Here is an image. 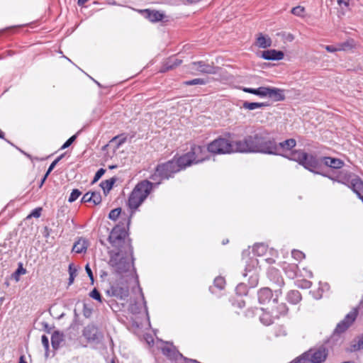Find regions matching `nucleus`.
I'll return each mask as SVG.
<instances>
[{"mask_svg": "<svg viewBox=\"0 0 363 363\" xmlns=\"http://www.w3.org/2000/svg\"><path fill=\"white\" fill-rule=\"evenodd\" d=\"M206 81L203 79H194L191 80L186 81L184 82V84L187 86H191V85H197V84H206Z\"/></svg>", "mask_w": 363, "mask_h": 363, "instance_id": "nucleus-41", "label": "nucleus"}, {"mask_svg": "<svg viewBox=\"0 0 363 363\" xmlns=\"http://www.w3.org/2000/svg\"><path fill=\"white\" fill-rule=\"evenodd\" d=\"M298 286L302 287V288L308 289V288L311 287V282L309 281L303 280L302 281V284L301 285H298Z\"/></svg>", "mask_w": 363, "mask_h": 363, "instance_id": "nucleus-60", "label": "nucleus"}, {"mask_svg": "<svg viewBox=\"0 0 363 363\" xmlns=\"http://www.w3.org/2000/svg\"><path fill=\"white\" fill-rule=\"evenodd\" d=\"M48 175L47 174H45L43 178L41 179L40 181V185H39V187L41 188L44 184V182H45L47 177H48Z\"/></svg>", "mask_w": 363, "mask_h": 363, "instance_id": "nucleus-62", "label": "nucleus"}, {"mask_svg": "<svg viewBox=\"0 0 363 363\" xmlns=\"http://www.w3.org/2000/svg\"><path fill=\"white\" fill-rule=\"evenodd\" d=\"M259 133L247 135L242 140L235 141L236 150L238 152H257L258 149Z\"/></svg>", "mask_w": 363, "mask_h": 363, "instance_id": "nucleus-6", "label": "nucleus"}, {"mask_svg": "<svg viewBox=\"0 0 363 363\" xmlns=\"http://www.w3.org/2000/svg\"><path fill=\"white\" fill-rule=\"evenodd\" d=\"M352 40H347L345 43L339 44L338 48H341V50H347L353 47Z\"/></svg>", "mask_w": 363, "mask_h": 363, "instance_id": "nucleus-48", "label": "nucleus"}, {"mask_svg": "<svg viewBox=\"0 0 363 363\" xmlns=\"http://www.w3.org/2000/svg\"><path fill=\"white\" fill-rule=\"evenodd\" d=\"M277 145H278V152H279L280 149L287 150L292 149L293 147H294L296 146V142L294 139L291 138V139L286 140L283 142H281L279 143H277Z\"/></svg>", "mask_w": 363, "mask_h": 363, "instance_id": "nucleus-35", "label": "nucleus"}, {"mask_svg": "<svg viewBox=\"0 0 363 363\" xmlns=\"http://www.w3.org/2000/svg\"><path fill=\"white\" fill-rule=\"evenodd\" d=\"M77 136L74 135H72V137H70L63 145L61 147V149H65V148H67L68 147H69L72 143L75 140Z\"/></svg>", "mask_w": 363, "mask_h": 363, "instance_id": "nucleus-53", "label": "nucleus"}, {"mask_svg": "<svg viewBox=\"0 0 363 363\" xmlns=\"http://www.w3.org/2000/svg\"><path fill=\"white\" fill-rule=\"evenodd\" d=\"M337 1H338L339 4H343L347 6V5H348L349 0H337Z\"/></svg>", "mask_w": 363, "mask_h": 363, "instance_id": "nucleus-63", "label": "nucleus"}, {"mask_svg": "<svg viewBox=\"0 0 363 363\" xmlns=\"http://www.w3.org/2000/svg\"><path fill=\"white\" fill-rule=\"evenodd\" d=\"M26 273V269H24L21 264L18 266V269L11 274V278L16 282L19 281V277L21 274Z\"/></svg>", "mask_w": 363, "mask_h": 363, "instance_id": "nucleus-38", "label": "nucleus"}, {"mask_svg": "<svg viewBox=\"0 0 363 363\" xmlns=\"http://www.w3.org/2000/svg\"><path fill=\"white\" fill-rule=\"evenodd\" d=\"M115 182H116V179L111 178L110 179H107V180L101 182L100 186H101V188L104 189V191H109L112 189Z\"/></svg>", "mask_w": 363, "mask_h": 363, "instance_id": "nucleus-37", "label": "nucleus"}, {"mask_svg": "<svg viewBox=\"0 0 363 363\" xmlns=\"http://www.w3.org/2000/svg\"><path fill=\"white\" fill-rule=\"evenodd\" d=\"M237 294L243 295L247 294L246 285L243 283L238 284L236 287Z\"/></svg>", "mask_w": 363, "mask_h": 363, "instance_id": "nucleus-52", "label": "nucleus"}, {"mask_svg": "<svg viewBox=\"0 0 363 363\" xmlns=\"http://www.w3.org/2000/svg\"><path fill=\"white\" fill-rule=\"evenodd\" d=\"M287 157L298 162L299 164L303 166L304 160H306V152L302 150H295L291 153L290 157Z\"/></svg>", "mask_w": 363, "mask_h": 363, "instance_id": "nucleus-28", "label": "nucleus"}, {"mask_svg": "<svg viewBox=\"0 0 363 363\" xmlns=\"http://www.w3.org/2000/svg\"><path fill=\"white\" fill-rule=\"evenodd\" d=\"M291 13L299 17H303L305 13V8L301 6H297L291 9Z\"/></svg>", "mask_w": 363, "mask_h": 363, "instance_id": "nucleus-42", "label": "nucleus"}, {"mask_svg": "<svg viewBox=\"0 0 363 363\" xmlns=\"http://www.w3.org/2000/svg\"><path fill=\"white\" fill-rule=\"evenodd\" d=\"M121 212V209L120 208L113 209L110 211L108 218L111 220H116L120 216Z\"/></svg>", "mask_w": 363, "mask_h": 363, "instance_id": "nucleus-46", "label": "nucleus"}, {"mask_svg": "<svg viewBox=\"0 0 363 363\" xmlns=\"http://www.w3.org/2000/svg\"><path fill=\"white\" fill-rule=\"evenodd\" d=\"M245 277H249V285L250 287H255L259 281V276L257 270L255 269H245V272L243 274Z\"/></svg>", "mask_w": 363, "mask_h": 363, "instance_id": "nucleus-26", "label": "nucleus"}, {"mask_svg": "<svg viewBox=\"0 0 363 363\" xmlns=\"http://www.w3.org/2000/svg\"><path fill=\"white\" fill-rule=\"evenodd\" d=\"M85 270H86L89 277L90 278L91 281L93 282L94 281V275H93L92 271H91L89 264H86V265L85 266Z\"/></svg>", "mask_w": 363, "mask_h": 363, "instance_id": "nucleus-59", "label": "nucleus"}, {"mask_svg": "<svg viewBox=\"0 0 363 363\" xmlns=\"http://www.w3.org/2000/svg\"><path fill=\"white\" fill-rule=\"evenodd\" d=\"M128 224L129 221L119 223L111 231L108 241L115 251L128 252L133 250L128 233Z\"/></svg>", "mask_w": 363, "mask_h": 363, "instance_id": "nucleus-2", "label": "nucleus"}, {"mask_svg": "<svg viewBox=\"0 0 363 363\" xmlns=\"http://www.w3.org/2000/svg\"><path fill=\"white\" fill-rule=\"evenodd\" d=\"M328 355V350L324 346L310 349L305 352L311 363H323Z\"/></svg>", "mask_w": 363, "mask_h": 363, "instance_id": "nucleus-8", "label": "nucleus"}, {"mask_svg": "<svg viewBox=\"0 0 363 363\" xmlns=\"http://www.w3.org/2000/svg\"><path fill=\"white\" fill-rule=\"evenodd\" d=\"M272 296V290L269 288H262L257 293L258 301L261 304L269 302Z\"/></svg>", "mask_w": 363, "mask_h": 363, "instance_id": "nucleus-25", "label": "nucleus"}, {"mask_svg": "<svg viewBox=\"0 0 363 363\" xmlns=\"http://www.w3.org/2000/svg\"><path fill=\"white\" fill-rule=\"evenodd\" d=\"M350 188L363 202V182L359 178L352 179Z\"/></svg>", "mask_w": 363, "mask_h": 363, "instance_id": "nucleus-20", "label": "nucleus"}, {"mask_svg": "<svg viewBox=\"0 0 363 363\" xmlns=\"http://www.w3.org/2000/svg\"><path fill=\"white\" fill-rule=\"evenodd\" d=\"M182 60L177 58L169 59L162 66L161 69L162 72H165L168 70L173 69L179 65H181Z\"/></svg>", "mask_w": 363, "mask_h": 363, "instance_id": "nucleus-29", "label": "nucleus"}, {"mask_svg": "<svg viewBox=\"0 0 363 363\" xmlns=\"http://www.w3.org/2000/svg\"><path fill=\"white\" fill-rule=\"evenodd\" d=\"M275 318H277L274 316V313L272 312V313H269L267 311H263L259 317L260 321L265 325H269L273 323Z\"/></svg>", "mask_w": 363, "mask_h": 363, "instance_id": "nucleus-34", "label": "nucleus"}, {"mask_svg": "<svg viewBox=\"0 0 363 363\" xmlns=\"http://www.w3.org/2000/svg\"><path fill=\"white\" fill-rule=\"evenodd\" d=\"M284 52L276 50H267L262 52L261 57L267 60H279L283 59Z\"/></svg>", "mask_w": 363, "mask_h": 363, "instance_id": "nucleus-19", "label": "nucleus"}, {"mask_svg": "<svg viewBox=\"0 0 363 363\" xmlns=\"http://www.w3.org/2000/svg\"><path fill=\"white\" fill-rule=\"evenodd\" d=\"M357 316V309H353L348 314H347L345 318L337 325L334 332V335L344 333L355 320Z\"/></svg>", "mask_w": 363, "mask_h": 363, "instance_id": "nucleus-9", "label": "nucleus"}, {"mask_svg": "<svg viewBox=\"0 0 363 363\" xmlns=\"http://www.w3.org/2000/svg\"><path fill=\"white\" fill-rule=\"evenodd\" d=\"M225 281L223 277H218L214 279V285L220 289L224 288Z\"/></svg>", "mask_w": 363, "mask_h": 363, "instance_id": "nucleus-47", "label": "nucleus"}, {"mask_svg": "<svg viewBox=\"0 0 363 363\" xmlns=\"http://www.w3.org/2000/svg\"><path fill=\"white\" fill-rule=\"evenodd\" d=\"M256 45L259 48H267L272 45V40L270 38H267L260 33L259 35L257 38Z\"/></svg>", "mask_w": 363, "mask_h": 363, "instance_id": "nucleus-33", "label": "nucleus"}, {"mask_svg": "<svg viewBox=\"0 0 363 363\" xmlns=\"http://www.w3.org/2000/svg\"><path fill=\"white\" fill-rule=\"evenodd\" d=\"M89 246V242L84 238H80L73 245L72 251L76 253H84Z\"/></svg>", "mask_w": 363, "mask_h": 363, "instance_id": "nucleus-23", "label": "nucleus"}, {"mask_svg": "<svg viewBox=\"0 0 363 363\" xmlns=\"http://www.w3.org/2000/svg\"><path fill=\"white\" fill-rule=\"evenodd\" d=\"M98 328L94 325H89L84 328V336L89 340L94 341L99 338Z\"/></svg>", "mask_w": 363, "mask_h": 363, "instance_id": "nucleus-21", "label": "nucleus"}, {"mask_svg": "<svg viewBox=\"0 0 363 363\" xmlns=\"http://www.w3.org/2000/svg\"><path fill=\"white\" fill-rule=\"evenodd\" d=\"M257 146L259 150H257V152L278 155V145L274 138L259 134Z\"/></svg>", "mask_w": 363, "mask_h": 363, "instance_id": "nucleus-7", "label": "nucleus"}, {"mask_svg": "<svg viewBox=\"0 0 363 363\" xmlns=\"http://www.w3.org/2000/svg\"><path fill=\"white\" fill-rule=\"evenodd\" d=\"M179 172V168L175 163V157L167 162L160 164L157 166L153 174L150 179L155 182L156 185L161 183L163 179H168Z\"/></svg>", "mask_w": 363, "mask_h": 363, "instance_id": "nucleus-4", "label": "nucleus"}, {"mask_svg": "<svg viewBox=\"0 0 363 363\" xmlns=\"http://www.w3.org/2000/svg\"><path fill=\"white\" fill-rule=\"evenodd\" d=\"M90 297L92 298L99 301V302H102L101 296L99 291L96 289H94L89 294Z\"/></svg>", "mask_w": 363, "mask_h": 363, "instance_id": "nucleus-50", "label": "nucleus"}, {"mask_svg": "<svg viewBox=\"0 0 363 363\" xmlns=\"http://www.w3.org/2000/svg\"><path fill=\"white\" fill-rule=\"evenodd\" d=\"M153 184L147 180L139 182L133 189L128 198V204L130 209H137L146 199L152 191Z\"/></svg>", "mask_w": 363, "mask_h": 363, "instance_id": "nucleus-3", "label": "nucleus"}, {"mask_svg": "<svg viewBox=\"0 0 363 363\" xmlns=\"http://www.w3.org/2000/svg\"><path fill=\"white\" fill-rule=\"evenodd\" d=\"M267 97L272 99L274 101H281L285 99L283 89L271 86H268Z\"/></svg>", "mask_w": 363, "mask_h": 363, "instance_id": "nucleus-17", "label": "nucleus"}, {"mask_svg": "<svg viewBox=\"0 0 363 363\" xmlns=\"http://www.w3.org/2000/svg\"><path fill=\"white\" fill-rule=\"evenodd\" d=\"M175 163H177V166L179 168V172L195 164L189 152L177 159L175 158Z\"/></svg>", "mask_w": 363, "mask_h": 363, "instance_id": "nucleus-15", "label": "nucleus"}, {"mask_svg": "<svg viewBox=\"0 0 363 363\" xmlns=\"http://www.w3.org/2000/svg\"><path fill=\"white\" fill-rule=\"evenodd\" d=\"M63 156H64V155H61L50 164L45 174H47V175L50 174V173L52 171V169L55 168V167L57 165V164L60 161V160L63 157Z\"/></svg>", "mask_w": 363, "mask_h": 363, "instance_id": "nucleus-49", "label": "nucleus"}, {"mask_svg": "<svg viewBox=\"0 0 363 363\" xmlns=\"http://www.w3.org/2000/svg\"><path fill=\"white\" fill-rule=\"evenodd\" d=\"M69 283L68 284H69V285H71L73 284L74 278L76 277L77 274V269L74 266L73 264H69Z\"/></svg>", "mask_w": 363, "mask_h": 363, "instance_id": "nucleus-39", "label": "nucleus"}, {"mask_svg": "<svg viewBox=\"0 0 363 363\" xmlns=\"http://www.w3.org/2000/svg\"><path fill=\"white\" fill-rule=\"evenodd\" d=\"M360 350H363V334L358 335L351 342L348 351L352 352Z\"/></svg>", "mask_w": 363, "mask_h": 363, "instance_id": "nucleus-27", "label": "nucleus"}, {"mask_svg": "<svg viewBox=\"0 0 363 363\" xmlns=\"http://www.w3.org/2000/svg\"><path fill=\"white\" fill-rule=\"evenodd\" d=\"M40 211H41V208H36V209H35L32 212L31 216H33V217H35V218L40 217Z\"/></svg>", "mask_w": 363, "mask_h": 363, "instance_id": "nucleus-61", "label": "nucleus"}, {"mask_svg": "<svg viewBox=\"0 0 363 363\" xmlns=\"http://www.w3.org/2000/svg\"><path fill=\"white\" fill-rule=\"evenodd\" d=\"M269 104L263 102H249L244 101L242 104V108L246 110H255L262 107L268 106Z\"/></svg>", "mask_w": 363, "mask_h": 363, "instance_id": "nucleus-32", "label": "nucleus"}, {"mask_svg": "<svg viewBox=\"0 0 363 363\" xmlns=\"http://www.w3.org/2000/svg\"><path fill=\"white\" fill-rule=\"evenodd\" d=\"M275 298L273 299V303L276 304L272 307V313H274V316L277 318H279L281 315H285L288 313V307L285 303H277V298L279 295L281 294V289H276L274 291Z\"/></svg>", "mask_w": 363, "mask_h": 363, "instance_id": "nucleus-10", "label": "nucleus"}, {"mask_svg": "<svg viewBox=\"0 0 363 363\" xmlns=\"http://www.w3.org/2000/svg\"><path fill=\"white\" fill-rule=\"evenodd\" d=\"M190 155L194 159V162L195 164H198L204 161L206 159V149L203 146L200 145H194L191 147V150L189 151Z\"/></svg>", "mask_w": 363, "mask_h": 363, "instance_id": "nucleus-13", "label": "nucleus"}, {"mask_svg": "<svg viewBox=\"0 0 363 363\" xmlns=\"http://www.w3.org/2000/svg\"><path fill=\"white\" fill-rule=\"evenodd\" d=\"M190 68L192 70L197 71L203 74H216V68L209 64H206L203 61L194 62L191 64Z\"/></svg>", "mask_w": 363, "mask_h": 363, "instance_id": "nucleus-11", "label": "nucleus"}, {"mask_svg": "<svg viewBox=\"0 0 363 363\" xmlns=\"http://www.w3.org/2000/svg\"><path fill=\"white\" fill-rule=\"evenodd\" d=\"M82 194L81 191L79 190V189H73L69 199H68V201L69 203H72L74 201H75L79 197V196Z\"/></svg>", "mask_w": 363, "mask_h": 363, "instance_id": "nucleus-45", "label": "nucleus"}, {"mask_svg": "<svg viewBox=\"0 0 363 363\" xmlns=\"http://www.w3.org/2000/svg\"><path fill=\"white\" fill-rule=\"evenodd\" d=\"M298 266L296 264L289 265L288 268H285L286 273L290 278H294L296 276Z\"/></svg>", "mask_w": 363, "mask_h": 363, "instance_id": "nucleus-40", "label": "nucleus"}, {"mask_svg": "<svg viewBox=\"0 0 363 363\" xmlns=\"http://www.w3.org/2000/svg\"><path fill=\"white\" fill-rule=\"evenodd\" d=\"M242 90L244 92L257 95L260 98H266L267 96L268 86H259L257 89L243 87Z\"/></svg>", "mask_w": 363, "mask_h": 363, "instance_id": "nucleus-24", "label": "nucleus"}, {"mask_svg": "<svg viewBox=\"0 0 363 363\" xmlns=\"http://www.w3.org/2000/svg\"><path fill=\"white\" fill-rule=\"evenodd\" d=\"M111 296L120 299L125 300L129 295V289L128 286H120L118 284L112 286L108 291Z\"/></svg>", "mask_w": 363, "mask_h": 363, "instance_id": "nucleus-12", "label": "nucleus"}, {"mask_svg": "<svg viewBox=\"0 0 363 363\" xmlns=\"http://www.w3.org/2000/svg\"><path fill=\"white\" fill-rule=\"evenodd\" d=\"M41 342H42V345H43L46 352L48 351L49 350V340H48V337L43 335L41 337Z\"/></svg>", "mask_w": 363, "mask_h": 363, "instance_id": "nucleus-54", "label": "nucleus"}, {"mask_svg": "<svg viewBox=\"0 0 363 363\" xmlns=\"http://www.w3.org/2000/svg\"><path fill=\"white\" fill-rule=\"evenodd\" d=\"M274 334L276 337H284L287 335V330L285 327L279 325L276 328Z\"/></svg>", "mask_w": 363, "mask_h": 363, "instance_id": "nucleus-43", "label": "nucleus"}, {"mask_svg": "<svg viewBox=\"0 0 363 363\" xmlns=\"http://www.w3.org/2000/svg\"><path fill=\"white\" fill-rule=\"evenodd\" d=\"M91 202H93L95 205H98L101 202V196L99 192H91Z\"/></svg>", "mask_w": 363, "mask_h": 363, "instance_id": "nucleus-44", "label": "nucleus"}, {"mask_svg": "<svg viewBox=\"0 0 363 363\" xmlns=\"http://www.w3.org/2000/svg\"><path fill=\"white\" fill-rule=\"evenodd\" d=\"M88 0H78V5L82 6L84 4H85Z\"/></svg>", "mask_w": 363, "mask_h": 363, "instance_id": "nucleus-64", "label": "nucleus"}, {"mask_svg": "<svg viewBox=\"0 0 363 363\" xmlns=\"http://www.w3.org/2000/svg\"><path fill=\"white\" fill-rule=\"evenodd\" d=\"M294 363H311L308 357H305V352L301 355Z\"/></svg>", "mask_w": 363, "mask_h": 363, "instance_id": "nucleus-56", "label": "nucleus"}, {"mask_svg": "<svg viewBox=\"0 0 363 363\" xmlns=\"http://www.w3.org/2000/svg\"><path fill=\"white\" fill-rule=\"evenodd\" d=\"M252 251L255 255L262 256L267 251V247L263 243L255 244L253 246Z\"/></svg>", "mask_w": 363, "mask_h": 363, "instance_id": "nucleus-36", "label": "nucleus"}, {"mask_svg": "<svg viewBox=\"0 0 363 363\" xmlns=\"http://www.w3.org/2000/svg\"><path fill=\"white\" fill-rule=\"evenodd\" d=\"M110 259L108 262L111 272L121 277H125L132 274L133 268V250L131 251H109Z\"/></svg>", "mask_w": 363, "mask_h": 363, "instance_id": "nucleus-1", "label": "nucleus"}, {"mask_svg": "<svg viewBox=\"0 0 363 363\" xmlns=\"http://www.w3.org/2000/svg\"><path fill=\"white\" fill-rule=\"evenodd\" d=\"M64 340V335L59 331H55L51 337V344L54 350H57L62 342Z\"/></svg>", "mask_w": 363, "mask_h": 363, "instance_id": "nucleus-30", "label": "nucleus"}, {"mask_svg": "<svg viewBox=\"0 0 363 363\" xmlns=\"http://www.w3.org/2000/svg\"><path fill=\"white\" fill-rule=\"evenodd\" d=\"M322 162V158L320 160L312 155L306 153V158L303 166L309 171L315 172V169L319 168Z\"/></svg>", "mask_w": 363, "mask_h": 363, "instance_id": "nucleus-14", "label": "nucleus"}, {"mask_svg": "<svg viewBox=\"0 0 363 363\" xmlns=\"http://www.w3.org/2000/svg\"><path fill=\"white\" fill-rule=\"evenodd\" d=\"M106 170L103 168L99 169L95 174L93 182H97L105 173Z\"/></svg>", "mask_w": 363, "mask_h": 363, "instance_id": "nucleus-55", "label": "nucleus"}, {"mask_svg": "<svg viewBox=\"0 0 363 363\" xmlns=\"http://www.w3.org/2000/svg\"><path fill=\"white\" fill-rule=\"evenodd\" d=\"M291 255L296 260H301L305 257V255L302 252L296 250L291 252Z\"/></svg>", "mask_w": 363, "mask_h": 363, "instance_id": "nucleus-51", "label": "nucleus"}, {"mask_svg": "<svg viewBox=\"0 0 363 363\" xmlns=\"http://www.w3.org/2000/svg\"><path fill=\"white\" fill-rule=\"evenodd\" d=\"M325 50L328 52H337V51H341V48H338V46L335 47V46H333V45H326L325 47Z\"/></svg>", "mask_w": 363, "mask_h": 363, "instance_id": "nucleus-57", "label": "nucleus"}, {"mask_svg": "<svg viewBox=\"0 0 363 363\" xmlns=\"http://www.w3.org/2000/svg\"><path fill=\"white\" fill-rule=\"evenodd\" d=\"M143 16L151 22H158L163 19L164 14L160 11L145 9L140 11Z\"/></svg>", "mask_w": 363, "mask_h": 363, "instance_id": "nucleus-16", "label": "nucleus"}, {"mask_svg": "<svg viewBox=\"0 0 363 363\" xmlns=\"http://www.w3.org/2000/svg\"><path fill=\"white\" fill-rule=\"evenodd\" d=\"M286 300L292 304H297L301 300V295L298 291L291 290L287 293Z\"/></svg>", "mask_w": 363, "mask_h": 363, "instance_id": "nucleus-31", "label": "nucleus"}, {"mask_svg": "<svg viewBox=\"0 0 363 363\" xmlns=\"http://www.w3.org/2000/svg\"><path fill=\"white\" fill-rule=\"evenodd\" d=\"M322 162L325 165L333 169H340L344 165L342 160L330 157H322Z\"/></svg>", "mask_w": 363, "mask_h": 363, "instance_id": "nucleus-22", "label": "nucleus"}, {"mask_svg": "<svg viewBox=\"0 0 363 363\" xmlns=\"http://www.w3.org/2000/svg\"><path fill=\"white\" fill-rule=\"evenodd\" d=\"M91 193L87 192L82 196L81 202L82 203L91 202Z\"/></svg>", "mask_w": 363, "mask_h": 363, "instance_id": "nucleus-58", "label": "nucleus"}, {"mask_svg": "<svg viewBox=\"0 0 363 363\" xmlns=\"http://www.w3.org/2000/svg\"><path fill=\"white\" fill-rule=\"evenodd\" d=\"M268 277L277 286L281 287L284 284V279L279 271L275 268H271L268 271Z\"/></svg>", "mask_w": 363, "mask_h": 363, "instance_id": "nucleus-18", "label": "nucleus"}, {"mask_svg": "<svg viewBox=\"0 0 363 363\" xmlns=\"http://www.w3.org/2000/svg\"><path fill=\"white\" fill-rule=\"evenodd\" d=\"M207 150L213 154H230L236 152L235 141L233 142L225 138H218L207 147Z\"/></svg>", "mask_w": 363, "mask_h": 363, "instance_id": "nucleus-5", "label": "nucleus"}]
</instances>
